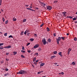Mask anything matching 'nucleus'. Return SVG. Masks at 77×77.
I'll return each mask as SVG.
<instances>
[{"label":"nucleus","instance_id":"obj_59","mask_svg":"<svg viewBox=\"0 0 77 77\" xmlns=\"http://www.w3.org/2000/svg\"><path fill=\"white\" fill-rule=\"evenodd\" d=\"M1 11L2 12H3V9H1Z\"/></svg>","mask_w":77,"mask_h":77},{"label":"nucleus","instance_id":"obj_17","mask_svg":"<svg viewBox=\"0 0 77 77\" xmlns=\"http://www.w3.org/2000/svg\"><path fill=\"white\" fill-rule=\"evenodd\" d=\"M11 46L8 45L7 46V48H11Z\"/></svg>","mask_w":77,"mask_h":77},{"label":"nucleus","instance_id":"obj_41","mask_svg":"<svg viewBox=\"0 0 77 77\" xmlns=\"http://www.w3.org/2000/svg\"><path fill=\"white\" fill-rule=\"evenodd\" d=\"M38 50L39 51H40L41 50V49L40 48H39L38 49Z\"/></svg>","mask_w":77,"mask_h":77},{"label":"nucleus","instance_id":"obj_35","mask_svg":"<svg viewBox=\"0 0 77 77\" xmlns=\"http://www.w3.org/2000/svg\"><path fill=\"white\" fill-rule=\"evenodd\" d=\"M22 50H25V48H24V46H22Z\"/></svg>","mask_w":77,"mask_h":77},{"label":"nucleus","instance_id":"obj_57","mask_svg":"<svg viewBox=\"0 0 77 77\" xmlns=\"http://www.w3.org/2000/svg\"><path fill=\"white\" fill-rule=\"evenodd\" d=\"M5 48H8V46H6L4 47Z\"/></svg>","mask_w":77,"mask_h":77},{"label":"nucleus","instance_id":"obj_31","mask_svg":"<svg viewBox=\"0 0 77 77\" xmlns=\"http://www.w3.org/2000/svg\"><path fill=\"white\" fill-rule=\"evenodd\" d=\"M4 47H2V46H0V49H4Z\"/></svg>","mask_w":77,"mask_h":77},{"label":"nucleus","instance_id":"obj_11","mask_svg":"<svg viewBox=\"0 0 77 77\" xmlns=\"http://www.w3.org/2000/svg\"><path fill=\"white\" fill-rule=\"evenodd\" d=\"M30 41H32V42L33 41H34V39L32 38H31L29 39Z\"/></svg>","mask_w":77,"mask_h":77},{"label":"nucleus","instance_id":"obj_63","mask_svg":"<svg viewBox=\"0 0 77 77\" xmlns=\"http://www.w3.org/2000/svg\"><path fill=\"white\" fill-rule=\"evenodd\" d=\"M54 64H55V65H57V63H55Z\"/></svg>","mask_w":77,"mask_h":77},{"label":"nucleus","instance_id":"obj_21","mask_svg":"<svg viewBox=\"0 0 77 77\" xmlns=\"http://www.w3.org/2000/svg\"><path fill=\"white\" fill-rule=\"evenodd\" d=\"M54 57H56V56L55 55H54V56H52L51 57V58L52 59H53V58H54Z\"/></svg>","mask_w":77,"mask_h":77},{"label":"nucleus","instance_id":"obj_6","mask_svg":"<svg viewBox=\"0 0 77 77\" xmlns=\"http://www.w3.org/2000/svg\"><path fill=\"white\" fill-rule=\"evenodd\" d=\"M38 47H39V45H38V44L36 45L34 47V48H37Z\"/></svg>","mask_w":77,"mask_h":77},{"label":"nucleus","instance_id":"obj_47","mask_svg":"<svg viewBox=\"0 0 77 77\" xmlns=\"http://www.w3.org/2000/svg\"><path fill=\"white\" fill-rule=\"evenodd\" d=\"M34 63L35 64V65H37V63H36V62H34Z\"/></svg>","mask_w":77,"mask_h":77},{"label":"nucleus","instance_id":"obj_19","mask_svg":"<svg viewBox=\"0 0 77 77\" xmlns=\"http://www.w3.org/2000/svg\"><path fill=\"white\" fill-rule=\"evenodd\" d=\"M41 72H43V71H41L40 72H38V74H40L41 73Z\"/></svg>","mask_w":77,"mask_h":77},{"label":"nucleus","instance_id":"obj_52","mask_svg":"<svg viewBox=\"0 0 77 77\" xmlns=\"http://www.w3.org/2000/svg\"><path fill=\"white\" fill-rule=\"evenodd\" d=\"M61 74H62V75H63L64 74V73L63 72H62Z\"/></svg>","mask_w":77,"mask_h":77},{"label":"nucleus","instance_id":"obj_39","mask_svg":"<svg viewBox=\"0 0 77 77\" xmlns=\"http://www.w3.org/2000/svg\"><path fill=\"white\" fill-rule=\"evenodd\" d=\"M21 52H22V53H25V51H23V50H21Z\"/></svg>","mask_w":77,"mask_h":77},{"label":"nucleus","instance_id":"obj_1","mask_svg":"<svg viewBox=\"0 0 77 77\" xmlns=\"http://www.w3.org/2000/svg\"><path fill=\"white\" fill-rule=\"evenodd\" d=\"M27 72L24 70H20L19 72H17V74H26Z\"/></svg>","mask_w":77,"mask_h":77},{"label":"nucleus","instance_id":"obj_43","mask_svg":"<svg viewBox=\"0 0 77 77\" xmlns=\"http://www.w3.org/2000/svg\"><path fill=\"white\" fill-rule=\"evenodd\" d=\"M4 44V43H1L0 44V46H2V45H3Z\"/></svg>","mask_w":77,"mask_h":77},{"label":"nucleus","instance_id":"obj_42","mask_svg":"<svg viewBox=\"0 0 77 77\" xmlns=\"http://www.w3.org/2000/svg\"><path fill=\"white\" fill-rule=\"evenodd\" d=\"M30 11H34V12H35V11L33 10V9H32L31 8L30 9Z\"/></svg>","mask_w":77,"mask_h":77},{"label":"nucleus","instance_id":"obj_22","mask_svg":"<svg viewBox=\"0 0 77 77\" xmlns=\"http://www.w3.org/2000/svg\"><path fill=\"white\" fill-rule=\"evenodd\" d=\"M21 57H22V58H25V57H24V56L23 55H21Z\"/></svg>","mask_w":77,"mask_h":77},{"label":"nucleus","instance_id":"obj_60","mask_svg":"<svg viewBox=\"0 0 77 77\" xmlns=\"http://www.w3.org/2000/svg\"><path fill=\"white\" fill-rule=\"evenodd\" d=\"M32 67H33V68H35V66H34V65H32Z\"/></svg>","mask_w":77,"mask_h":77},{"label":"nucleus","instance_id":"obj_34","mask_svg":"<svg viewBox=\"0 0 77 77\" xmlns=\"http://www.w3.org/2000/svg\"><path fill=\"white\" fill-rule=\"evenodd\" d=\"M61 39H63V40H64V39H65V37H61Z\"/></svg>","mask_w":77,"mask_h":77},{"label":"nucleus","instance_id":"obj_46","mask_svg":"<svg viewBox=\"0 0 77 77\" xmlns=\"http://www.w3.org/2000/svg\"><path fill=\"white\" fill-rule=\"evenodd\" d=\"M43 25H44V24H42L40 26V27H42L43 26Z\"/></svg>","mask_w":77,"mask_h":77},{"label":"nucleus","instance_id":"obj_62","mask_svg":"<svg viewBox=\"0 0 77 77\" xmlns=\"http://www.w3.org/2000/svg\"><path fill=\"white\" fill-rule=\"evenodd\" d=\"M66 35H67V36H68V35H69V33H67L66 34Z\"/></svg>","mask_w":77,"mask_h":77},{"label":"nucleus","instance_id":"obj_61","mask_svg":"<svg viewBox=\"0 0 77 77\" xmlns=\"http://www.w3.org/2000/svg\"><path fill=\"white\" fill-rule=\"evenodd\" d=\"M34 35H35V36H37V35L36 34H34Z\"/></svg>","mask_w":77,"mask_h":77},{"label":"nucleus","instance_id":"obj_32","mask_svg":"<svg viewBox=\"0 0 77 77\" xmlns=\"http://www.w3.org/2000/svg\"><path fill=\"white\" fill-rule=\"evenodd\" d=\"M8 38H13V36H12V35H10L8 37Z\"/></svg>","mask_w":77,"mask_h":77},{"label":"nucleus","instance_id":"obj_50","mask_svg":"<svg viewBox=\"0 0 77 77\" xmlns=\"http://www.w3.org/2000/svg\"><path fill=\"white\" fill-rule=\"evenodd\" d=\"M39 61V60H36V61H35V62L36 63H37V62H38Z\"/></svg>","mask_w":77,"mask_h":77},{"label":"nucleus","instance_id":"obj_18","mask_svg":"<svg viewBox=\"0 0 77 77\" xmlns=\"http://www.w3.org/2000/svg\"><path fill=\"white\" fill-rule=\"evenodd\" d=\"M67 18H69L72 19V17L71 16H67Z\"/></svg>","mask_w":77,"mask_h":77},{"label":"nucleus","instance_id":"obj_13","mask_svg":"<svg viewBox=\"0 0 77 77\" xmlns=\"http://www.w3.org/2000/svg\"><path fill=\"white\" fill-rule=\"evenodd\" d=\"M14 54L13 55H15V54H17V51H14L13 52Z\"/></svg>","mask_w":77,"mask_h":77},{"label":"nucleus","instance_id":"obj_15","mask_svg":"<svg viewBox=\"0 0 77 77\" xmlns=\"http://www.w3.org/2000/svg\"><path fill=\"white\" fill-rule=\"evenodd\" d=\"M72 65H75V62H73L72 63Z\"/></svg>","mask_w":77,"mask_h":77},{"label":"nucleus","instance_id":"obj_2","mask_svg":"<svg viewBox=\"0 0 77 77\" xmlns=\"http://www.w3.org/2000/svg\"><path fill=\"white\" fill-rule=\"evenodd\" d=\"M58 39L57 38L56 39L57 44L59 45V41H60L61 39V38L60 37H59Z\"/></svg>","mask_w":77,"mask_h":77},{"label":"nucleus","instance_id":"obj_5","mask_svg":"<svg viewBox=\"0 0 77 77\" xmlns=\"http://www.w3.org/2000/svg\"><path fill=\"white\" fill-rule=\"evenodd\" d=\"M71 50H72L70 48H69L68 51V53H67V54H68V55H69V53H70V51Z\"/></svg>","mask_w":77,"mask_h":77},{"label":"nucleus","instance_id":"obj_12","mask_svg":"<svg viewBox=\"0 0 77 77\" xmlns=\"http://www.w3.org/2000/svg\"><path fill=\"white\" fill-rule=\"evenodd\" d=\"M48 42H49V43L51 42V39H50V38H49L48 39Z\"/></svg>","mask_w":77,"mask_h":77},{"label":"nucleus","instance_id":"obj_58","mask_svg":"<svg viewBox=\"0 0 77 77\" xmlns=\"http://www.w3.org/2000/svg\"><path fill=\"white\" fill-rule=\"evenodd\" d=\"M35 9H37V10H38V9H39V8H36Z\"/></svg>","mask_w":77,"mask_h":77},{"label":"nucleus","instance_id":"obj_44","mask_svg":"<svg viewBox=\"0 0 77 77\" xmlns=\"http://www.w3.org/2000/svg\"><path fill=\"white\" fill-rule=\"evenodd\" d=\"M36 57H35L33 59V60H36Z\"/></svg>","mask_w":77,"mask_h":77},{"label":"nucleus","instance_id":"obj_45","mask_svg":"<svg viewBox=\"0 0 77 77\" xmlns=\"http://www.w3.org/2000/svg\"><path fill=\"white\" fill-rule=\"evenodd\" d=\"M54 36L55 37H56V33H54Z\"/></svg>","mask_w":77,"mask_h":77},{"label":"nucleus","instance_id":"obj_37","mask_svg":"<svg viewBox=\"0 0 77 77\" xmlns=\"http://www.w3.org/2000/svg\"><path fill=\"white\" fill-rule=\"evenodd\" d=\"M2 21L3 22H5V18H4V17H3L2 18Z\"/></svg>","mask_w":77,"mask_h":77},{"label":"nucleus","instance_id":"obj_7","mask_svg":"<svg viewBox=\"0 0 77 77\" xmlns=\"http://www.w3.org/2000/svg\"><path fill=\"white\" fill-rule=\"evenodd\" d=\"M62 13L63 15V16L64 17H66V12H62Z\"/></svg>","mask_w":77,"mask_h":77},{"label":"nucleus","instance_id":"obj_14","mask_svg":"<svg viewBox=\"0 0 77 77\" xmlns=\"http://www.w3.org/2000/svg\"><path fill=\"white\" fill-rule=\"evenodd\" d=\"M47 31L48 32H50V29H49V28H48V27H47Z\"/></svg>","mask_w":77,"mask_h":77},{"label":"nucleus","instance_id":"obj_24","mask_svg":"<svg viewBox=\"0 0 77 77\" xmlns=\"http://www.w3.org/2000/svg\"><path fill=\"white\" fill-rule=\"evenodd\" d=\"M13 21H17V19L15 18L14 19V18H13Z\"/></svg>","mask_w":77,"mask_h":77},{"label":"nucleus","instance_id":"obj_53","mask_svg":"<svg viewBox=\"0 0 77 77\" xmlns=\"http://www.w3.org/2000/svg\"><path fill=\"white\" fill-rule=\"evenodd\" d=\"M29 35H30V33H28L27 34V36H29Z\"/></svg>","mask_w":77,"mask_h":77},{"label":"nucleus","instance_id":"obj_27","mask_svg":"<svg viewBox=\"0 0 77 77\" xmlns=\"http://www.w3.org/2000/svg\"><path fill=\"white\" fill-rule=\"evenodd\" d=\"M2 0H0V6H1V5H2Z\"/></svg>","mask_w":77,"mask_h":77},{"label":"nucleus","instance_id":"obj_3","mask_svg":"<svg viewBox=\"0 0 77 77\" xmlns=\"http://www.w3.org/2000/svg\"><path fill=\"white\" fill-rule=\"evenodd\" d=\"M46 8L47 9H48V10L51 11V10L52 9V7L50 6H48L46 7Z\"/></svg>","mask_w":77,"mask_h":77},{"label":"nucleus","instance_id":"obj_16","mask_svg":"<svg viewBox=\"0 0 77 77\" xmlns=\"http://www.w3.org/2000/svg\"><path fill=\"white\" fill-rule=\"evenodd\" d=\"M9 75V73H7L5 74L4 75V76H7V75Z\"/></svg>","mask_w":77,"mask_h":77},{"label":"nucleus","instance_id":"obj_23","mask_svg":"<svg viewBox=\"0 0 77 77\" xmlns=\"http://www.w3.org/2000/svg\"><path fill=\"white\" fill-rule=\"evenodd\" d=\"M26 33H29V32H30V30H27L26 31Z\"/></svg>","mask_w":77,"mask_h":77},{"label":"nucleus","instance_id":"obj_26","mask_svg":"<svg viewBox=\"0 0 77 77\" xmlns=\"http://www.w3.org/2000/svg\"><path fill=\"white\" fill-rule=\"evenodd\" d=\"M8 20H7L5 22V24H8Z\"/></svg>","mask_w":77,"mask_h":77},{"label":"nucleus","instance_id":"obj_56","mask_svg":"<svg viewBox=\"0 0 77 77\" xmlns=\"http://www.w3.org/2000/svg\"><path fill=\"white\" fill-rule=\"evenodd\" d=\"M6 54L7 55V56H8V55H9V53H6Z\"/></svg>","mask_w":77,"mask_h":77},{"label":"nucleus","instance_id":"obj_49","mask_svg":"<svg viewBox=\"0 0 77 77\" xmlns=\"http://www.w3.org/2000/svg\"><path fill=\"white\" fill-rule=\"evenodd\" d=\"M26 33H27V32H26L25 31L24 33V35H26Z\"/></svg>","mask_w":77,"mask_h":77},{"label":"nucleus","instance_id":"obj_29","mask_svg":"<svg viewBox=\"0 0 77 77\" xmlns=\"http://www.w3.org/2000/svg\"><path fill=\"white\" fill-rule=\"evenodd\" d=\"M35 55H36V56H38L39 55V54H38V53H37L35 54Z\"/></svg>","mask_w":77,"mask_h":77},{"label":"nucleus","instance_id":"obj_8","mask_svg":"<svg viewBox=\"0 0 77 77\" xmlns=\"http://www.w3.org/2000/svg\"><path fill=\"white\" fill-rule=\"evenodd\" d=\"M41 3L43 5V6H44V8H45V7H47V5L46 4H45L42 2Z\"/></svg>","mask_w":77,"mask_h":77},{"label":"nucleus","instance_id":"obj_25","mask_svg":"<svg viewBox=\"0 0 77 77\" xmlns=\"http://www.w3.org/2000/svg\"><path fill=\"white\" fill-rule=\"evenodd\" d=\"M26 21V19H24L23 20V23H24Z\"/></svg>","mask_w":77,"mask_h":77},{"label":"nucleus","instance_id":"obj_36","mask_svg":"<svg viewBox=\"0 0 77 77\" xmlns=\"http://www.w3.org/2000/svg\"><path fill=\"white\" fill-rule=\"evenodd\" d=\"M74 41H77V38L76 37H75L74 39Z\"/></svg>","mask_w":77,"mask_h":77},{"label":"nucleus","instance_id":"obj_33","mask_svg":"<svg viewBox=\"0 0 77 77\" xmlns=\"http://www.w3.org/2000/svg\"><path fill=\"white\" fill-rule=\"evenodd\" d=\"M7 35H8V33H5L4 34V36H7Z\"/></svg>","mask_w":77,"mask_h":77},{"label":"nucleus","instance_id":"obj_38","mask_svg":"<svg viewBox=\"0 0 77 77\" xmlns=\"http://www.w3.org/2000/svg\"><path fill=\"white\" fill-rule=\"evenodd\" d=\"M30 43H28L27 45L26 46H28V45H30Z\"/></svg>","mask_w":77,"mask_h":77},{"label":"nucleus","instance_id":"obj_9","mask_svg":"<svg viewBox=\"0 0 77 77\" xmlns=\"http://www.w3.org/2000/svg\"><path fill=\"white\" fill-rule=\"evenodd\" d=\"M58 54L60 55L61 57H62V52H60L58 53Z\"/></svg>","mask_w":77,"mask_h":77},{"label":"nucleus","instance_id":"obj_64","mask_svg":"<svg viewBox=\"0 0 77 77\" xmlns=\"http://www.w3.org/2000/svg\"><path fill=\"white\" fill-rule=\"evenodd\" d=\"M55 3H57V1H55Z\"/></svg>","mask_w":77,"mask_h":77},{"label":"nucleus","instance_id":"obj_54","mask_svg":"<svg viewBox=\"0 0 77 77\" xmlns=\"http://www.w3.org/2000/svg\"><path fill=\"white\" fill-rule=\"evenodd\" d=\"M26 6V7H28V6H29V5H25Z\"/></svg>","mask_w":77,"mask_h":77},{"label":"nucleus","instance_id":"obj_51","mask_svg":"<svg viewBox=\"0 0 77 77\" xmlns=\"http://www.w3.org/2000/svg\"><path fill=\"white\" fill-rule=\"evenodd\" d=\"M6 60L7 61H8V60H9V59L6 58Z\"/></svg>","mask_w":77,"mask_h":77},{"label":"nucleus","instance_id":"obj_20","mask_svg":"<svg viewBox=\"0 0 77 77\" xmlns=\"http://www.w3.org/2000/svg\"><path fill=\"white\" fill-rule=\"evenodd\" d=\"M57 51H54L53 52V53H54V54H57Z\"/></svg>","mask_w":77,"mask_h":77},{"label":"nucleus","instance_id":"obj_28","mask_svg":"<svg viewBox=\"0 0 77 77\" xmlns=\"http://www.w3.org/2000/svg\"><path fill=\"white\" fill-rule=\"evenodd\" d=\"M23 33H24V31H22L21 33V35H23Z\"/></svg>","mask_w":77,"mask_h":77},{"label":"nucleus","instance_id":"obj_40","mask_svg":"<svg viewBox=\"0 0 77 77\" xmlns=\"http://www.w3.org/2000/svg\"><path fill=\"white\" fill-rule=\"evenodd\" d=\"M27 52H28V53H30V52H31V51H30V50H28Z\"/></svg>","mask_w":77,"mask_h":77},{"label":"nucleus","instance_id":"obj_55","mask_svg":"<svg viewBox=\"0 0 77 77\" xmlns=\"http://www.w3.org/2000/svg\"><path fill=\"white\" fill-rule=\"evenodd\" d=\"M8 70H9V69H6V71H8Z\"/></svg>","mask_w":77,"mask_h":77},{"label":"nucleus","instance_id":"obj_30","mask_svg":"<svg viewBox=\"0 0 77 77\" xmlns=\"http://www.w3.org/2000/svg\"><path fill=\"white\" fill-rule=\"evenodd\" d=\"M77 20V18H73V21H74L75 20Z\"/></svg>","mask_w":77,"mask_h":77},{"label":"nucleus","instance_id":"obj_4","mask_svg":"<svg viewBox=\"0 0 77 77\" xmlns=\"http://www.w3.org/2000/svg\"><path fill=\"white\" fill-rule=\"evenodd\" d=\"M42 42L44 45H46V39L44 38L42 40Z\"/></svg>","mask_w":77,"mask_h":77},{"label":"nucleus","instance_id":"obj_10","mask_svg":"<svg viewBox=\"0 0 77 77\" xmlns=\"http://www.w3.org/2000/svg\"><path fill=\"white\" fill-rule=\"evenodd\" d=\"M45 65V64L44 63H42L41 64H40V66H43L44 65Z\"/></svg>","mask_w":77,"mask_h":77},{"label":"nucleus","instance_id":"obj_48","mask_svg":"<svg viewBox=\"0 0 77 77\" xmlns=\"http://www.w3.org/2000/svg\"><path fill=\"white\" fill-rule=\"evenodd\" d=\"M27 9H28V10H30V8H26Z\"/></svg>","mask_w":77,"mask_h":77}]
</instances>
